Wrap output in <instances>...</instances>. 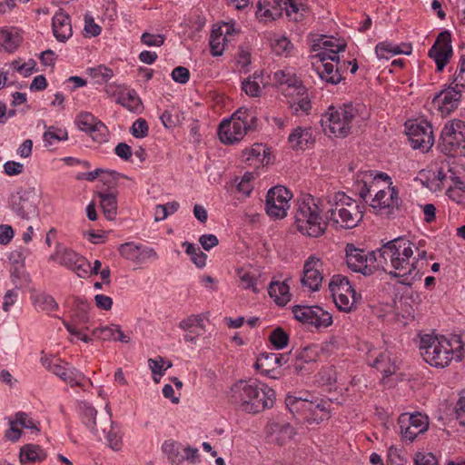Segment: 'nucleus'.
I'll list each match as a JSON object with an SVG mask.
<instances>
[{
    "label": "nucleus",
    "instance_id": "20e7f679",
    "mask_svg": "<svg viewBox=\"0 0 465 465\" xmlns=\"http://www.w3.org/2000/svg\"><path fill=\"white\" fill-rule=\"evenodd\" d=\"M231 401L248 413H259L272 408L275 392L266 384L257 381H239L231 388Z\"/></svg>",
    "mask_w": 465,
    "mask_h": 465
},
{
    "label": "nucleus",
    "instance_id": "aec40b11",
    "mask_svg": "<svg viewBox=\"0 0 465 465\" xmlns=\"http://www.w3.org/2000/svg\"><path fill=\"white\" fill-rule=\"evenodd\" d=\"M408 135L412 148L428 151L434 143L432 126L427 121L412 124L408 127Z\"/></svg>",
    "mask_w": 465,
    "mask_h": 465
},
{
    "label": "nucleus",
    "instance_id": "473e14b6",
    "mask_svg": "<svg viewBox=\"0 0 465 465\" xmlns=\"http://www.w3.org/2000/svg\"><path fill=\"white\" fill-rule=\"evenodd\" d=\"M93 335L103 341H119L124 343L130 341V338L123 332L121 327L114 324L95 328L93 330Z\"/></svg>",
    "mask_w": 465,
    "mask_h": 465
},
{
    "label": "nucleus",
    "instance_id": "b1692460",
    "mask_svg": "<svg viewBox=\"0 0 465 465\" xmlns=\"http://www.w3.org/2000/svg\"><path fill=\"white\" fill-rule=\"evenodd\" d=\"M319 262L320 259L312 255L308 258L303 266L301 282L302 287H306L312 292L318 291L320 287Z\"/></svg>",
    "mask_w": 465,
    "mask_h": 465
},
{
    "label": "nucleus",
    "instance_id": "0eeeda50",
    "mask_svg": "<svg viewBox=\"0 0 465 465\" xmlns=\"http://www.w3.org/2000/svg\"><path fill=\"white\" fill-rule=\"evenodd\" d=\"M346 43L343 39L335 38L322 35V80L327 84H337L341 80V74L337 67L331 62L340 61L339 53L345 51Z\"/></svg>",
    "mask_w": 465,
    "mask_h": 465
},
{
    "label": "nucleus",
    "instance_id": "680f3d73",
    "mask_svg": "<svg viewBox=\"0 0 465 465\" xmlns=\"http://www.w3.org/2000/svg\"><path fill=\"white\" fill-rule=\"evenodd\" d=\"M454 83L457 87L465 90V55L460 57L458 69L455 73Z\"/></svg>",
    "mask_w": 465,
    "mask_h": 465
},
{
    "label": "nucleus",
    "instance_id": "a211bd4d",
    "mask_svg": "<svg viewBox=\"0 0 465 465\" xmlns=\"http://www.w3.org/2000/svg\"><path fill=\"white\" fill-rule=\"evenodd\" d=\"M398 425L402 438L411 442L419 434L428 430L429 420L427 416L419 412L402 413L398 419Z\"/></svg>",
    "mask_w": 465,
    "mask_h": 465
},
{
    "label": "nucleus",
    "instance_id": "9d476101",
    "mask_svg": "<svg viewBox=\"0 0 465 465\" xmlns=\"http://www.w3.org/2000/svg\"><path fill=\"white\" fill-rule=\"evenodd\" d=\"M41 363L47 371L59 377L71 387L78 386L84 389V381H87L93 385L92 381L86 378L83 372L59 358L42 356Z\"/></svg>",
    "mask_w": 465,
    "mask_h": 465
},
{
    "label": "nucleus",
    "instance_id": "0e129e2a",
    "mask_svg": "<svg viewBox=\"0 0 465 465\" xmlns=\"http://www.w3.org/2000/svg\"><path fill=\"white\" fill-rule=\"evenodd\" d=\"M172 78L174 82L185 84L189 81L190 72L183 66H177L172 72Z\"/></svg>",
    "mask_w": 465,
    "mask_h": 465
},
{
    "label": "nucleus",
    "instance_id": "cd10ccee",
    "mask_svg": "<svg viewBox=\"0 0 465 465\" xmlns=\"http://www.w3.org/2000/svg\"><path fill=\"white\" fill-rule=\"evenodd\" d=\"M274 83L282 89H286L289 93L291 89L303 90L302 81L296 75L294 71L291 68L278 70L273 74Z\"/></svg>",
    "mask_w": 465,
    "mask_h": 465
},
{
    "label": "nucleus",
    "instance_id": "6e6d98bb",
    "mask_svg": "<svg viewBox=\"0 0 465 465\" xmlns=\"http://www.w3.org/2000/svg\"><path fill=\"white\" fill-rule=\"evenodd\" d=\"M130 132L135 138H143L147 136L149 132L147 122L143 118L135 120L130 129Z\"/></svg>",
    "mask_w": 465,
    "mask_h": 465
},
{
    "label": "nucleus",
    "instance_id": "72a5a7b5",
    "mask_svg": "<svg viewBox=\"0 0 465 465\" xmlns=\"http://www.w3.org/2000/svg\"><path fill=\"white\" fill-rule=\"evenodd\" d=\"M268 293L279 306H284L291 301L290 288L284 282H271Z\"/></svg>",
    "mask_w": 465,
    "mask_h": 465
},
{
    "label": "nucleus",
    "instance_id": "4c0bfd02",
    "mask_svg": "<svg viewBox=\"0 0 465 465\" xmlns=\"http://www.w3.org/2000/svg\"><path fill=\"white\" fill-rule=\"evenodd\" d=\"M116 102L134 113L140 112L142 109L141 99L134 90L121 93L118 95Z\"/></svg>",
    "mask_w": 465,
    "mask_h": 465
},
{
    "label": "nucleus",
    "instance_id": "2eb2a0df",
    "mask_svg": "<svg viewBox=\"0 0 465 465\" xmlns=\"http://www.w3.org/2000/svg\"><path fill=\"white\" fill-rule=\"evenodd\" d=\"M292 193L284 186L278 185L271 188L266 195L265 211L273 219H282L287 215L292 199Z\"/></svg>",
    "mask_w": 465,
    "mask_h": 465
},
{
    "label": "nucleus",
    "instance_id": "412c9836",
    "mask_svg": "<svg viewBox=\"0 0 465 465\" xmlns=\"http://www.w3.org/2000/svg\"><path fill=\"white\" fill-rule=\"evenodd\" d=\"M462 91L456 85L450 86L436 94L432 99V104L442 114H448L458 107Z\"/></svg>",
    "mask_w": 465,
    "mask_h": 465
},
{
    "label": "nucleus",
    "instance_id": "052dcab7",
    "mask_svg": "<svg viewBox=\"0 0 465 465\" xmlns=\"http://www.w3.org/2000/svg\"><path fill=\"white\" fill-rule=\"evenodd\" d=\"M141 42L148 46H161L164 43V36L144 32L141 36Z\"/></svg>",
    "mask_w": 465,
    "mask_h": 465
},
{
    "label": "nucleus",
    "instance_id": "6ab92c4d",
    "mask_svg": "<svg viewBox=\"0 0 465 465\" xmlns=\"http://www.w3.org/2000/svg\"><path fill=\"white\" fill-rule=\"evenodd\" d=\"M428 55L434 60L438 72L444 69L452 56L451 35L449 31H443L438 35Z\"/></svg>",
    "mask_w": 465,
    "mask_h": 465
},
{
    "label": "nucleus",
    "instance_id": "393cba45",
    "mask_svg": "<svg viewBox=\"0 0 465 465\" xmlns=\"http://www.w3.org/2000/svg\"><path fill=\"white\" fill-rule=\"evenodd\" d=\"M52 29L59 42H65L73 35L70 16L63 10L57 12L52 19Z\"/></svg>",
    "mask_w": 465,
    "mask_h": 465
},
{
    "label": "nucleus",
    "instance_id": "bf43d9fd",
    "mask_svg": "<svg viewBox=\"0 0 465 465\" xmlns=\"http://www.w3.org/2000/svg\"><path fill=\"white\" fill-rule=\"evenodd\" d=\"M203 318L201 315H191L186 319L181 321L179 326L183 331H189L193 327H200L203 329Z\"/></svg>",
    "mask_w": 465,
    "mask_h": 465
},
{
    "label": "nucleus",
    "instance_id": "f8f14e48",
    "mask_svg": "<svg viewBox=\"0 0 465 465\" xmlns=\"http://www.w3.org/2000/svg\"><path fill=\"white\" fill-rule=\"evenodd\" d=\"M285 404L292 413L299 414L308 424L317 422L320 400L316 395L310 392H305L301 397L288 395Z\"/></svg>",
    "mask_w": 465,
    "mask_h": 465
},
{
    "label": "nucleus",
    "instance_id": "a878e982",
    "mask_svg": "<svg viewBox=\"0 0 465 465\" xmlns=\"http://www.w3.org/2000/svg\"><path fill=\"white\" fill-rule=\"evenodd\" d=\"M282 94L288 98V104L291 109L293 110L295 114L299 111H302L306 114L311 109V101L308 98L307 91L305 86L303 85V90L291 89L289 93L286 89H282Z\"/></svg>",
    "mask_w": 465,
    "mask_h": 465
},
{
    "label": "nucleus",
    "instance_id": "603ef678",
    "mask_svg": "<svg viewBox=\"0 0 465 465\" xmlns=\"http://www.w3.org/2000/svg\"><path fill=\"white\" fill-rule=\"evenodd\" d=\"M238 274L241 288L244 290H252L254 293H258L260 292L257 287V278L254 275L249 272H244L243 270H240Z\"/></svg>",
    "mask_w": 465,
    "mask_h": 465
},
{
    "label": "nucleus",
    "instance_id": "c9c22d12",
    "mask_svg": "<svg viewBox=\"0 0 465 465\" xmlns=\"http://www.w3.org/2000/svg\"><path fill=\"white\" fill-rule=\"evenodd\" d=\"M45 457V452L38 445L27 444L22 447L20 450L21 463L41 461Z\"/></svg>",
    "mask_w": 465,
    "mask_h": 465
},
{
    "label": "nucleus",
    "instance_id": "9b49d317",
    "mask_svg": "<svg viewBox=\"0 0 465 465\" xmlns=\"http://www.w3.org/2000/svg\"><path fill=\"white\" fill-rule=\"evenodd\" d=\"M442 150L452 155H465V122L453 120L445 124L440 134Z\"/></svg>",
    "mask_w": 465,
    "mask_h": 465
},
{
    "label": "nucleus",
    "instance_id": "2f4dec72",
    "mask_svg": "<svg viewBox=\"0 0 465 465\" xmlns=\"http://www.w3.org/2000/svg\"><path fill=\"white\" fill-rule=\"evenodd\" d=\"M289 143L292 149H307L312 146L315 143V137L312 135V132L311 129H302L300 127L296 128L290 135H289Z\"/></svg>",
    "mask_w": 465,
    "mask_h": 465
},
{
    "label": "nucleus",
    "instance_id": "e2e57ef3",
    "mask_svg": "<svg viewBox=\"0 0 465 465\" xmlns=\"http://www.w3.org/2000/svg\"><path fill=\"white\" fill-rule=\"evenodd\" d=\"M414 465H439V463L431 452H418L414 458Z\"/></svg>",
    "mask_w": 465,
    "mask_h": 465
},
{
    "label": "nucleus",
    "instance_id": "69168bd1",
    "mask_svg": "<svg viewBox=\"0 0 465 465\" xmlns=\"http://www.w3.org/2000/svg\"><path fill=\"white\" fill-rule=\"evenodd\" d=\"M106 133L107 128L102 122H98L97 126L93 131L89 132L92 139L98 143L106 141Z\"/></svg>",
    "mask_w": 465,
    "mask_h": 465
},
{
    "label": "nucleus",
    "instance_id": "423d86ee",
    "mask_svg": "<svg viewBox=\"0 0 465 465\" xmlns=\"http://www.w3.org/2000/svg\"><path fill=\"white\" fill-rule=\"evenodd\" d=\"M363 107L362 104H353L351 103L344 104L339 108L330 106L325 114L327 118L325 124H323V120L322 119V127L324 134L330 137H347L351 134L352 124Z\"/></svg>",
    "mask_w": 465,
    "mask_h": 465
},
{
    "label": "nucleus",
    "instance_id": "09e8293b",
    "mask_svg": "<svg viewBox=\"0 0 465 465\" xmlns=\"http://www.w3.org/2000/svg\"><path fill=\"white\" fill-rule=\"evenodd\" d=\"M269 341L277 350H282L288 345L289 334L282 328H275L269 335Z\"/></svg>",
    "mask_w": 465,
    "mask_h": 465
},
{
    "label": "nucleus",
    "instance_id": "7c9ffc66",
    "mask_svg": "<svg viewBox=\"0 0 465 465\" xmlns=\"http://www.w3.org/2000/svg\"><path fill=\"white\" fill-rule=\"evenodd\" d=\"M268 433L272 441L282 446L295 435L294 428L288 422H272L268 426Z\"/></svg>",
    "mask_w": 465,
    "mask_h": 465
},
{
    "label": "nucleus",
    "instance_id": "dca6fc26",
    "mask_svg": "<svg viewBox=\"0 0 465 465\" xmlns=\"http://www.w3.org/2000/svg\"><path fill=\"white\" fill-rule=\"evenodd\" d=\"M345 253L348 267L355 272L368 276L371 275L377 267L375 260L372 259L373 251L367 255L364 250L356 248L352 243H348L345 247Z\"/></svg>",
    "mask_w": 465,
    "mask_h": 465
},
{
    "label": "nucleus",
    "instance_id": "4be33fe9",
    "mask_svg": "<svg viewBox=\"0 0 465 465\" xmlns=\"http://www.w3.org/2000/svg\"><path fill=\"white\" fill-rule=\"evenodd\" d=\"M247 131L248 129L242 123L229 119L222 122L218 129V134L223 143L233 144L242 140Z\"/></svg>",
    "mask_w": 465,
    "mask_h": 465
},
{
    "label": "nucleus",
    "instance_id": "de8ad7c7",
    "mask_svg": "<svg viewBox=\"0 0 465 465\" xmlns=\"http://www.w3.org/2000/svg\"><path fill=\"white\" fill-rule=\"evenodd\" d=\"M44 142L47 145L54 144V142L65 141L68 139V134L64 129L56 128L54 126H50L44 133L43 135Z\"/></svg>",
    "mask_w": 465,
    "mask_h": 465
},
{
    "label": "nucleus",
    "instance_id": "ddd939ff",
    "mask_svg": "<svg viewBox=\"0 0 465 465\" xmlns=\"http://www.w3.org/2000/svg\"><path fill=\"white\" fill-rule=\"evenodd\" d=\"M299 0H258L256 16L264 22L277 19L282 11L291 16L299 11Z\"/></svg>",
    "mask_w": 465,
    "mask_h": 465
},
{
    "label": "nucleus",
    "instance_id": "3c124183",
    "mask_svg": "<svg viewBox=\"0 0 465 465\" xmlns=\"http://www.w3.org/2000/svg\"><path fill=\"white\" fill-rule=\"evenodd\" d=\"M99 121L90 113H81L76 118V124L80 130L89 133L93 131Z\"/></svg>",
    "mask_w": 465,
    "mask_h": 465
},
{
    "label": "nucleus",
    "instance_id": "5701e85b",
    "mask_svg": "<svg viewBox=\"0 0 465 465\" xmlns=\"http://www.w3.org/2000/svg\"><path fill=\"white\" fill-rule=\"evenodd\" d=\"M35 194L30 191L18 192L11 199L12 210L23 219H29L35 213Z\"/></svg>",
    "mask_w": 465,
    "mask_h": 465
},
{
    "label": "nucleus",
    "instance_id": "5fc2aeb1",
    "mask_svg": "<svg viewBox=\"0 0 465 465\" xmlns=\"http://www.w3.org/2000/svg\"><path fill=\"white\" fill-rule=\"evenodd\" d=\"M319 357V348L316 344L305 346L297 355V361L310 363L316 362Z\"/></svg>",
    "mask_w": 465,
    "mask_h": 465
},
{
    "label": "nucleus",
    "instance_id": "a19ab883",
    "mask_svg": "<svg viewBox=\"0 0 465 465\" xmlns=\"http://www.w3.org/2000/svg\"><path fill=\"white\" fill-rule=\"evenodd\" d=\"M376 54L379 58L389 59L390 56L399 54H411V47L408 46L407 50H401L398 45H392L387 42L379 43L375 47Z\"/></svg>",
    "mask_w": 465,
    "mask_h": 465
},
{
    "label": "nucleus",
    "instance_id": "f704fd0d",
    "mask_svg": "<svg viewBox=\"0 0 465 465\" xmlns=\"http://www.w3.org/2000/svg\"><path fill=\"white\" fill-rule=\"evenodd\" d=\"M108 413V423L105 427L101 428L102 432L105 435L110 448L114 450H118L122 447V436L119 435V430H115L116 425L111 420V409L107 403L105 406Z\"/></svg>",
    "mask_w": 465,
    "mask_h": 465
},
{
    "label": "nucleus",
    "instance_id": "8fccbe9b",
    "mask_svg": "<svg viewBox=\"0 0 465 465\" xmlns=\"http://www.w3.org/2000/svg\"><path fill=\"white\" fill-rule=\"evenodd\" d=\"M260 75L255 72L252 76H249L242 83V89L244 93L252 97H257L262 92L260 84L256 81Z\"/></svg>",
    "mask_w": 465,
    "mask_h": 465
},
{
    "label": "nucleus",
    "instance_id": "c756f323",
    "mask_svg": "<svg viewBox=\"0 0 465 465\" xmlns=\"http://www.w3.org/2000/svg\"><path fill=\"white\" fill-rule=\"evenodd\" d=\"M318 309V306L295 305L292 307V313L297 321L318 330L320 328Z\"/></svg>",
    "mask_w": 465,
    "mask_h": 465
},
{
    "label": "nucleus",
    "instance_id": "4468645a",
    "mask_svg": "<svg viewBox=\"0 0 465 465\" xmlns=\"http://www.w3.org/2000/svg\"><path fill=\"white\" fill-rule=\"evenodd\" d=\"M50 259L73 271L80 278L88 277L90 262L86 258L72 249L58 245L55 252L50 256Z\"/></svg>",
    "mask_w": 465,
    "mask_h": 465
},
{
    "label": "nucleus",
    "instance_id": "c03bdc74",
    "mask_svg": "<svg viewBox=\"0 0 465 465\" xmlns=\"http://www.w3.org/2000/svg\"><path fill=\"white\" fill-rule=\"evenodd\" d=\"M17 257L20 258L21 254L17 253ZM10 276L15 288L21 287L20 282L22 280L26 281L27 274L25 272V262L23 261H19V259L14 260L10 268Z\"/></svg>",
    "mask_w": 465,
    "mask_h": 465
},
{
    "label": "nucleus",
    "instance_id": "a18cd8bd",
    "mask_svg": "<svg viewBox=\"0 0 465 465\" xmlns=\"http://www.w3.org/2000/svg\"><path fill=\"white\" fill-rule=\"evenodd\" d=\"M88 74L98 84H103L110 80L113 75V70L104 64L87 69Z\"/></svg>",
    "mask_w": 465,
    "mask_h": 465
},
{
    "label": "nucleus",
    "instance_id": "79ce46f5",
    "mask_svg": "<svg viewBox=\"0 0 465 465\" xmlns=\"http://www.w3.org/2000/svg\"><path fill=\"white\" fill-rule=\"evenodd\" d=\"M84 422L91 427L96 434H99V428L96 426L95 417L97 414L96 410L88 402L82 401L79 403Z\"/></svg>",
    "mask_w": 465,
    "mask_h": 465
},
{
    "label": "nucleus",
    "instance_id": "bb28decb",
    "mask_svg": "<svg viewBox=\"0 0 465 465\" xmlns=\"http://www.w3.org/2000/svg\"><path fill=\"white\" fill-rule=\"evenodd\" d=\"M367 359L371 366L377 369L386 377L396 371V366L391 362L387 351H369Z\"/></svg>",
    "mask_w": 465,
    "mask_h": 465
},
{
    "label": "nucleus",
    "instance_id": "13d9d810",
    "mask_svg": "<svg viewBox=\"0 0 465 465\" xmlns=\"http://www.w3.org/2000/svg\"><path fill=\"white\" fill-rule=\"evenodd\" d=\"M292 47L290 40L284 36L276 39L272 45V49L277 55H288Z\"/></svg>",
    "mask_w": 465,
    "mask_h": 465
},
{
    "label": "nucleus",
    "instance_id": "f257e3e1",
    "mask_svg": "<svg viewBox=\"0 0 465 465\" xmlns=\"http://www.w3.org/2000/svg\"><path fill=\"white\" fill-rule=\"evenodd\" d=\"M353 189L365 203H369L370 198V206L381 216L391 217L400 210L399 191L386 173L361 171L355 177Z\"/></svg>",
    "mask_w": 465,
    "mask_h": 465
},
{
    "label": "nucleus",
    "instance_id": "1a4fd4ad",
    "mask_svg": "<svg viewBox=\"0 0 465 465\" xmlns=\"http://www.w3.org/2000/svg\"><path fill=\"white\" fill-rule=\"evenodd\" d=\"M329 289L337 308L345 312H351L361 299V294H357L348 278L341 274L331 277Z\"/></svg>",
    "mask_w": 465,
    "mask_h": 465
},
{
    "label": "nucleus",
    "instance_id": "338daca9",
    "mask_svg": "<svg viewBox=\"0 0 465 465\" xmlns=\"http://www.w3.org/2000/svg\"><path fill=\"white\" fill-rule=\"evenodd\" d=\"M449 198L458 204L465 205V190L459 187H450L447 190Z\"/></svg>",
    "mask_w": 465,
    "mask_h": 465
},
{
    "label": "nucleus",
    "instance_id": "ea45409f",
    "mask_svg": "<svg viewBox=\"0 0 465 465\" xmlns=\"http://www.w3.org/2000/svg\"><path fill=\"white\" fill-rule=\"evenodd\" d=\"M226 37L223 35L222 28L213 29L210 35L211 54L213 56L222 55L224 50Z\"/></svg>",
    "mask_w": 465,
    "mask_h": 465
},
{
    "label": "nucleus",
    "instance_id": "58836bf2",
    "mask_svg": "<svg viewBox=\"0 0 465 465\" xmlns=\"http://www.w3.org/2000/svg\"><path fill=\"white\" fill-rule=\"evenodd\" d=\"M230 120L242 123L248 130L256 128L257 117L254 113L249 109L239 108L232 114Z\"/></svg>",
    "mask_w": 465,
    "mask_h": 465
},
{
    "label": "nucleus",
    "instance_id": "f3484780",
    "mask_svg": "<svg viewBox=\"0 0 465 465\" xmlns=\"http://www.w3.org/2000/svg\"><path fill=\"white\" fill-rule=\"evenodd\" d=\"M163 452L173 465H183L187 460L192 464L200 462V455L197 448L183 446L178 441L168 440L162 446Z\"/></svg>",
    "mask_w": 465,
    "mask_h": 465
},
{
    "label": "nucleus",
    "instance_id": "f03ea898",
    "mask_svg": "<svg viewBox=\"0 0 465 465\" xmlns=\"http://www.w3.org/2000/svg\"><path fill=\"white\" fill-rule=\"evenodd\" d=\"M323 185L326 186V193L325 203L322 204V213H324L326 226L336 231L355 228L363 218V211L359 203L345 193L331 188L326 181L322 183V191Z\"/></svg>",
    "mask_w": 465,
    "mask_h": 465
},
{
    "label": "nucleus",
    "instance_id": "6e6552de",
    "mask_svg": "<svg viewBox=\"0 0 465 465\" xmlns=\"http://www.w3.org/2000/svg\"><path fill=\"white\" fill-rule=\"evenodd\" d=\"M319 206L311 194L303 195L295 214L298 230L310 237L320 235Z\"/></svg>",
    "mask_w": 465,
    "mask_h": 465
},
{
    "label": "nucleus",
    "instance_id": "39448f33",
    "mask_svg": "<svg viewBox=\"0 0 465 465\" xmlns=\"http://www.w3.org/2000/svg\"><path fill=\"white\" fill-rule=\"evenodd\" d=\"M419 349L423 360L435 368H445L455 358L461 361L462 347L454 350L451 343L444 337H437L430 333H420Z\"/></svg>",
    "mask_w": 465,
    "mask_h": 465
},
{
    "label": "nucleus",
    "instance_id": "49530a36",
    "mask_svg": "<svg viewBox=\"0 0 465 465\" xmlns=\"http://www.w3.org/2000/svg\"><path fill=\"white\" fill-rule=\"evenodd\" d=\"M35 308L39 311L51 312L58 308L57 302L48 294L41 293L35 296L34 300Z\"/></svg>",
    "mask_w": 465,
    "mask_h": 465
},
{
    "label": "nucleus",
    "instance_id": "864d4df0",
    "mask_svg": "<svg viewBox=\"0 0 465 465\" xmlns=\"http://www.w3.org/2000/svg\"><path fill=\"white\" fill-rule=\"evenodd\" d=\"M119 252L124 259L138 262L140 255V245H137L132 242L123 243L119 247Z\"/></svg>",
    "mask_w": 465,
    "mask_h": 465
},
{
    "label": "nucleus",
    "instance_id": "4d7b16f0",
    "mask_svg": "<svg viewBox=\"0 0 465 465\" xmlns=\"http://www.w3.org/2000/svg\"><path fill=\"white\" fill-rule=\"evenodd\" d=\"M387 462L388 465H405L406 460L402 455L401 450L394 446H391L388 449Z\"/></svg>",
    "mask_w": 465,
    "mask_h": 465
},
{
    "label": "nucleus",
    "instance_id": "e433bc0d",
    "mask_svg": "<svg viewBox=\"0 0 465 465\" xmlns=\"http://www.w3.org/2000/svg\"><path fill=\"white\" fill-rule=\"evenodd\" d=\"M100 198L101 207L105 217L108 220H113L117 211L116 196L113 193H98Z\"/></svg>",
    "mask_w": 465,
    "mask_h": 465
},
{
    "label": "nucleus",
    "instance_id": "37998d69",
    "mask_svg": "<svg viewBox=\"0 0 465 465\" xmlns=\"http://www.w3.org/2000/svg\"><path fill=\"white\" fill-rule=\"evenodd\" d=\"M21 36L7 30H0V46L6 52L13 53L20 45Z\"/></svg>",
    "mask_w": 465,
    "mask_h": 465
},
{
    "label": "nucleus",
    "instance_id": "c85d7f7f",
    "mask_svg": "<svg viewBox=\"0 0 465 465\" xmlns=\"http://www.w3.org/2000/svg\"><path fill=\"white\" fill-rule=\"evenodd\" d=\"M278 359H281L279 353L263 352L257 358L255 368L259 370L262 374L272 379H277L280 374L277 368Z\"/></svg>",
    "mask_w": 465,
    "mask_h": 465
},
{
    "label": "nucleus",
    "instance_id": "7ed1b4c3",
    "mask_svg": "<svg viewBox=\"0 0 465 465\" xmlns=\"http://www.w3.org/2000/svg\"><path fill=\"white\" fill-rule=\"evenodd\" d=\"M414 243L404 237H397L383 243L373 251L372 259L391 277H407L416 269L417 260L413 257Z\"/></svg>",
    "mask_w": 465,
    "mask_h": 465
},
{
    "label": "nucleus",
    "instance_id": "774afa93",
    "mask_svg": "<svg viewBox=\"0 0 465 465\" xmlns=\"http://www.w3.org/2000/svg\"><path fill=\"white\" fill-rule=\"evenodd\" d=\"M457 420L465 426V392L460 396L455 407Z\"/></svg>",
    "mask_w": 465,
    "mask_h": 465
}]
</instances>
